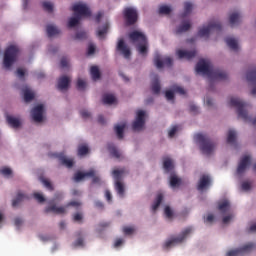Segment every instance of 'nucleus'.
<instances>
[{
  "mask_svg": "<svg viewBox=\"0 0 256 256\" xmlns=\"http://www.w3.org/2000/svg\"><path fill=\"white\" fill-rule=\"evenodd\" d=\"M125 127H127V123L123 122L122 124H117L114 127V131L118 137V139H123V133L125 131Z\"/></svg>",
  "mask_w": 256,
  "mask_h": 256,
  "instance_id": "nucleus-27",
  "label": "nucleus"
},
{
  "mask_svg": "<svg viewBox=\"0 0 256 256\" xmlns=\"http://www.w3.org/2000/svg\"><path fill=\"white\" fill-rule=\"evenodd\" d=\"M231 219H233V214H230L228 216H225L223 219H222V222L224 223V225H226V223H229V221H231Z\"/></svg>",
  "mask_w": 256,
  "mask_h": 256,
  "instance_id": "nucleus-64",
  "label": "nucleus"
},
{
  "mask_svg": "<svg viewBox=\"0 0 256 256\" xmlns=\"http://www.w3.org/2000/svg\"><path fill=\"white\" fill-rule=\"evenodd\" d=\"M0 173L4 175V177H11V175H13V171L11 170V168L7 167L1 168Z\"/></svg>",
  "mask_w": 256,
  "mask_h": 256,
  "instance_id": "nucleus-48",
  "label": "nucleus"
},
{
  "mask_svg": "<svg viewBox=\"0 0 256 256\" xmlns=\"http://www.w3.org/2000/svg\"><path fill=\"white\" fill-rule=\"evenodd\" d=\"M159 13L160 15H169V13H171V7L167 5H162L159 8Z\"/></svg>",
  "mask_w": 256,
  "mask_h": 256,
  "instance_id": "nucleus-47",
  "label": "nucleus"
},
{
  "mask_svg": "<svg viewBox=\"0 0 256 256\" xmlns=\"http://www.w3.org/2000/svg\"><path fill=\"white\" fill-rule=\"evenodd\" d=\"M33 197L36 199V201H38V203H45V197L42 196L41 193H34Z\"/></svg>",
  "mask_w": 256,
  "mask_h": 256,
  "instance_id": "nucleus-53",
  "label": "nucleus"
},
{
  "mask_svg": "<svg viewBox=\"0 0 256 256\" xmlns=\"http://www.w3.org/2000/svg\"><path fill=\"white\" fill-rule=\"evenodd\" d=\"M229 104L230 107L237 108L238 117H240V119H243V121H245L246 123L256 125V117L252 119L251 116H249V114H247V111L245 110V107H247V103L243 102L239 98L232 97L230 99Z\"/></svg>",
  "mask_w": 256,
  "mask_h": 256,
  "instance_id": "nucleus-3",
  "label": "nucleus"
},
{
  "mask_svg": "<svg viewBox=\"0 0 256 256\" xmlns=\"http://www.w3.org/2000/svg\"><path fill=\"white\" fill-rule=\"evenodd\" d=\"M60 162H61L62 165H64L68 169H71V167H73V160L72 159L62 157V158H60Z\"/></svg>",
  "mask_w": 256,
  "mask_h": 256,
  "instance_id": "nucleus-45",
  "label": "nucleus"
},
{
  "mask_svg": "<svg viewBox=\"0 0 256 256\" xmlns=\"http://www.w3.org/2000/svg\"><path fill=\"white\" fill-rule=\"evenodd\" d=\"M241 23V13L233 12L229 15V25L230 27H237Z\"/></svg>",
  "mask_w": 256,
  "mask_h": 256,
  "instance_id": "nucleus-21",
  "label": "nucleus"
},
{
  "mask_svg": "<svg viewBox=\"0 0 256 256\" xmlns=\"http://www.w3.org/2000/svg\"><path fill=\"white\" fill-rule=\"evenodd\" d=\"M251 189V184L249 182H243L242 183V190L243 191H249Z\"/></svg>",
  "mask_w": 256,
  "mask_h": 256,
  "instance_id": "nucleus-63",
  "label": "nucleus"
},
{
  "mask_svg": "<svg viewBox=\"0 0 256 256\" xmlns=\"http://www.w3.org/2000/svg\"><path fill=\"white\" fill-rule=\"evenodd\" d=\"M23 91L25 103H30V101H33V99H35V93H33L31 89L25 88Z\"/></svg>",
  "mask_w": 256,
  "mask_h": 256,
  "instance_id": "nucleus-33",
  "label": "nucleus"
},
{
  "mask_svg": "<svg viewBox=\"0 0 256 256\" xmlns=\"http://www.w3.org/2000/svg\"><path fill=\"white\" fill-rule=\"evenodd\" d=\"M221 23L218 21L209 22L207 26L202 27L198 31L199 37H206L209 39V35H211V31H221Z\"/></svg>",
  "mask_w": 256,
  "mask_h": 256,
  "instance_id": "nucleus-9",
  "label": "nucleus"
},
{
  "mask_svg": "<svg viewBox=\"0 0 256 256\" xmlns=\"http://www.w3.org/2000/svg\"><path fill=\"white\" fill-rule=\"evenodd\" d=\"M60 66L62 67V69H65V67H69V60L67 59V57L61 58Z\"/></svg>",
  "mask_w": 256,
  "mask_h": 256,
  "instance_id": "nucleus-56",
  "label": "nucleus"
},
{
  "mask_svg": "<svg viewBox=\"0 0 256 256\" xmlns=\"http://www.w3.org/2000/svg\"><path fill=\"white\" fill-rule=\"evenodd\" d=\"M40 181L44 185V187H46V189H48V191H53V189H54L53 184L51 183V181H49V179L40 177Z\"/></svg>",
  "mask_w": 256,
  "mask_h": 256,
  "instance_id": "nucleus-44",
  "label": "nucleus"
},
{
  "mask_svg": "<svg viewBox=\"0 0 256 256\" xmlns=\"http://www.w3.org/2000/svg\"><path fill=\"white\" fill-rule=\"evenodd\" d=\"M23 199H27V196L21 192H18L16 199L12 201V207H17V205H19Z\"/></svg>",
  "mask_w": 256,
  "mask_h": 256,
  "instance_id": "nucleus-39",
  "label": "nucleus"
},
{
  "mask_svg": "<svg viewBox=\"0 0 256 256\" xmlns=\"http://www.w3.org/2000/svg\"><path fill=\"white\" fill-rule=\"evenodd\" d=\"M90 75H91L93 81H97V80L101 79V72L99 71V67L92 66L90 69Z\"/></svg>",
  "mask_w": 256,
  "mask_h": 256,
  "instance_id": "nucleus-34",
  "label": "nucleus"
},
{
  "mask_svg": "<svg viewBox=\"0 0 256 256\" xmlns=\"http://www.w3.org/2000/svg\"><path fill=\"white\" fill-rule=\"evenodd\" d=\"M196 73L208 76L210 83L213 81H225L227 73L223 70L215 69L209 60L201 59L196 65Z\"/></svg>",
  "mask_w": 256,
  "mask_h": 256,
  "instance_id": "nucleus-1",
  "label": "nucleus"
},
{
  "mask_svg": "<svg viewBox=\"0 0 256 256\" xmlns=\"http://www.w3.org/2000/svg\"><path fill=\"white\" fill-rule=\"evenodd\" d=\"M94 175H95L94 170H90L89 172L78 171L74 175V181H76V183H79V181H83L85 177H93Z\"/></svg>",
  "mask_w": 256,
  "mask_h": 256,
  "instance_id": "nucleus-22",
  "label": "nucleus"
},
{
  "mask_svg": "<svg viewBox=\"0 0 256 256\" xmlns=\"http://www.w3.org/2000/svg\"><path fill=\"white\" fill-rule=\"evenodd\" d=\"M218 209L222 213H227L231 209V203L228 200H224V201L219 203Z\"/></svg>",
  "mask_w": 256,
  "mask_h": 256,
  "instance_id": "nucleus-28",
  "label": "nucleus"
},
{
  "mask_svg": "<svg viewBox=\"0 0 256 256\" xmlns=\"http://www.w3.org/2000/svg\"><path fill=\"white\" fill-rule=\"evenodd\" d=\"M191 29V21H183L182 25L178 26L175 30L176 35H181V33H187Z\"/></svg>",
  "mask_w": 256,
  "mask_h": 256,
  "instance_id": "nucleus-23",
  "label": "nucleus"
},
{
  "mask_svg": "<svg viewBox=\"0 0 256 256\" xmlns=\"http://www.w3.org/2000/svg\"><path fill=\"white\" fill-rule=\"evenodd\" d=\"M253 249H256L255 243H248L241 248L228 251L226 256H243L245 253H251Z\"/></svg>",
  "mask_w": 256,
  "mask_h": 256,
  "instance_id": "nucleus-11",
  "label": "nucleus"
},
{
  "mask_svg": "<svg viewBox=\"0 0 256 256\" xmlns=\"http://www.w3.org/2000/svg\"><path fill=\"white\" fill-rule=\"evenodd\" d=\"M73 221H75L76 223H81V221H83V214L75 213L73 215Z\"/></svg>",
  "mask_w": 256,
  "mask_h": 256,
  "instance_id": "nucleus-55",
  "label": "nucleus"
},
{
  "mask_svg": "<svg viewBox=\"0 0 256 256\" xmlns=\"http://www.w3.org/2000/svg\"><path fill=\"white\" fill-rule=\"evenodd\" d=\"M89 153V147L85 144H81L78 146V155L80 157H83L84 155H87Z\"/></svg>",
  "mask_w": 256,
  "mask_h": 256,
  "instance_id": "nucleus-43",
  "label": "nucleus"
},
{
  "mask_svg": "<svg viewBox=\"0 0 256 256\" xmlns=\"http://www.w3.org/2000/svg\"><path fill=\"white\" fill-rule=\"evenodd\" d=\"M179 185H181V180L179 179V177H177V175L172 174L170 176V187H172V189H175V187H179Z\"/></svg>",
  "mask_w": 256,
  "mask_h": 256,
  "instance_id": "nucleus-38",
  "label": "nucleus"
},
{
  "mask_svg": "<svg viewBox=\"0 0 256 256\" xmlns=\"http://www.w3.org/2000/svg\"><path fill=\"white\" fill-rule=\"evenodd\" d=\"M235 141H237V133L235 132V130H229L227 136V143H229V145H233L235 144Z\"/></svg>",
  "mask_w": 256,
  "mask_h": 256,
  "instance_id": "nucleus-37",
  "label": "nucleus"
},
{
  "mask_svg": "<svg viewBox=\"0 0 256 256\" xmlns=\"http://www.w3.org/2000/svg\"><path fill=\"white\" fill-rule=\"evenodd\" d=\"M81 21V17L75 16L69 19L68 21V27L72 29V27H77L79 25V22Z\"/></svg>",
  "mask_w": 256,
  "mask_h": 256,
  "instance_id": "nucleus-41",
  "label": "nucleus"
},
{
  "mask_svg": "<svg viewBox=\"0 0 256 256\" xmlns=\"http://www.w3.org/2000/svg\"><path fill=\"white\" fill-rule=\"evenodd\" d=\"M154 65L157 67V69H163L164 65H166V67H172L173 58L171 57L161 58V55L156 54L154 56Z\"/></svg>",
  "mask_w": 256,
  "mask_h": 256,
  "instance_id": "nucleus-14",
  "label": "nucleus"
},
{
  "mask_svg": "<svg viewBox=\"0 0 256 256\" xmlns=\"http://www.w3.org/2000/svg\"><path fill=\"white\" fill-rule=\"evenodd\" d=\"M69 83H71L69 77L61 76L58 79L57 89H59V91H67L69 89Z\"/></svg>",
  "mask_w": 256,
  "mask_h": 256,
  "instance_id": "nucleus-19",
  "label": "nucleus"
},
{
  "mask_svg": "<svg viewBox=\"0 0 256 256\" xmlns=\"http://www.w3.org/2000/svg\"><path fill=\"white\" fill-rule=\"evenodd\" d=\"M162 202H163V194L160 193L157 195L156 200L152 205V210L157 211V209H159V205H161Z\"/></svg>",
  "mask_w": 256,
  "mask_h": 256,
  "instance_id": "nucleus-40",
  "label": "nucleus"
},
{
  "mask_svg": "<svg viewBox=\"0 0 256 256\" xmlns=\"http://www.w3.org/2000/svg\"><path fill=\"white\" fill-rule=\"evenodd\" d=\"M16 73L17 76L20 77V79H23V77H25V70H23L22 68H18Z\"/></svg>",
  "mask_w": 256,
  "mask_h": 256,
  "instance_id": "nucleus-62",
  "label": "nucleus"
},
{
  "mask_svg": "<svg viewBox=\"0 0 256 256\" xmlns=\"http://www.w3.org/2000/svg\"><path fill=\"white\" fill-rule=\"evenodd\" d=\"M165 97H166L167 101H174L175 93L173 91H171V90H167L165 92Z\"/></svg>",
  "mask_w": 256,
  "mask_h": 256,
  "instance_id": "nucleus-52",
  "label": "nucleus"
},
{
  "mask_svg": "<svg viewBox=\"0 0 256 256\" xmlns=\"http://www.w3.org/2000/svg\"><path fill=\"white\" fill-rule=\"evenodd\" d=\"M57 199H63V194H58L55 197V199H53L50 202V205L48 207H46V209H45V213H55L56 215H63L65 213H67V209L65 208V206L57 207V205H55V201Z\"/></svg>",
  "mask_w": 256,
  "mask_h": 256,
  "instance_id": "nucleus-10",
  "label": "nucleus"
},
{
  "mask_svg": "<svg viewBox=\"0 0 256 256\" xmlns=\"http://www.w3.org/2000/svg\"><path fill=\"white\" fill-rule=\"evenodd\" d=\"M72 11L76 13L77 17H91V10L87 7V4L81 2L76 3L72 6Z\"/></svg>",
  "mask_w": 256,
  "mask_h": 256,
  "instance_id": "nucleus-12",
  "label": "nucleus"
},
{
  "mask_svg": "<svg viewBox=\"0 0 256 256\" xmlns=\"http://www.w3.org/2000/svg\"><path fill=\"white\" fill-rule=\"evenodd\" d=\"M80 115H81L82 119H89V117H91V112H89L87 110H82V111H80Z\"/></svg>",
  "mask_w": 256,
  "mask_h": 256,
  "instance_id": "nucleus-57",
  "label": "nucleus"
},
{
  "mask_svg": "<svg viewBox=\"0 0 256 256\" xmlns=\"http://www.w3.org/2000/svg\"><path fill=\"white\" fill-rule=\"evenodd\" d=\"M129 39L131 43L137 45V51L140 55H143L144 57L147 56L149 42L147 41V36H145L143 32L134 30L129 34Z\"/></svg>",
  "mask_w": 256,
  "mask_h": 256,
  "instance_id": "nucleus-2",
  "label": "nucleus"
},
{
  "mask_svg": "<svg viewBox=\"0 0 256 256\" xmlns=\"http://www.w3.org/2000/svg\"><path fill=\"white\" fill-rule=\"evenodd\" d=\"M76 87H77V89H78L79 91H83V89H85V87H87V83H86L83 79L79 78V79L77 80V85H76Z\"/></svg>",
  "mask_w": 256,
  "mask_h": 256,
  "instance_id": "nucleus-50",
  "label": "nucleus"
},
{
  "mask_svg": "<svg viewBox=\"0 0 256 256\" xmlns=\"http://www.w3.org/2000/svg\"><path fill=\"white\" fill-rule=\"evenodd\" d=\"M211 185V178H209L208 175L201 176L197 189L198 191H203L204 189H207Z\"/></svg>",
  "mask_w": 256,
  "mask_h": 256,
  "instance_id": "nucleus-20",
  "label": "nucleus"
},
{
  "mask_svg": "<svg viewBox=\"0 0 256 256\" xmlns=\"http://www.w3.org/2000/svg\"><path fill=\"white\" fill-rule=\"evenodd\" d=\"M176 55H177L178 58H180V59H187V61H191V59H193L194 57H196V55H197V50H191V51H187V50H177V51H176Z\"/></svg>",
  "mask_w": 256,
  "mask_h": 256,
  "instance_id": "nucleus-18",
  "label": "nucleus"
},
{
  "mask_svg": "<svg viewBox=\"0 0 256 256\" xmlns=\"http://www.w3.org/2000/svg\"><path fill=\"white\" fill-rule=\"evenodd\" d=\"M163 167H164V171H166V173H169V171H172V169H173V160H171V158H169V157H164Z\"/></svg>",
  "mask_w": 256,
  "mask_h": 256,
  "instance_id": "nucleus-32",
  "label": "nucleus"
},
{
  "mask_svg": "<svg viewBox=\"0 0 256 256\" xmlns=\"http://www.w3.org/2000/svg\"><path fill=\"white\" fill-rule=\"evenodd\" d=\"M95 54V45L90 44L88 46V51H87V55H94Z\"/></svg>",
  "mask_w": 256,
  "mask_h": 256,
  "instance_id": "nucleus-60",
  "label": "nucleus"
},
{
  "mask_svg": "<svg viewBox=\"0 0 256 256\" xmlns=\"http://www.w3.org/2000/svg\"><path fill=\"white\" fill-rule=\"evenodd\" d=\"M175 133H177V126H173L170 131L168 132V137L173 138L175 137Z\"/></svg>",
  "mask_w": 256,
  "mask_h": 256,
  "instance_id": "nucleus-59",
  "label": "nucleus"
},
{
  "mask_svg": "<svg viewBox=\"0 0 256 256\" xmlns=\"http://www.w3.org/2000/svg\"><path fill=\"white\" fill-rule=\"evenodd\" d=\"M164 215L167 219H173V210L171 209V207L166 206L164 208Z\"/></svg>",
  "mask_w": 256,
  "mask_h": 256,
  "instance_id": "nucleus-49",
  "label": "nucleus"
},
{
  "mask_svg": "<svg viewBox=\"0 0 256 256\" xmlns=\"http://www.w3.org/2000/svg\"><path fill=\"white\" fill-rule=\"evenodd\" d=\"M87 37V32L85 31H80L77 32L74 39L78 40V41H83V39H85Z\"/></svg>",
  "mask_w": 256,
  "mask_h": 256,
  "instance_id": "nucleus-51",
  "label": "nucleus"
},
{
  "mask_svg": "<svg viewBox=\"0 0 256 256\" xmlns=\"http://www.w3.org/2000/svg\"><path fill=\"white\" fill-rule=\"evenodd\" d=\"M152 92L154 95H159L161 93V84H159V76H155L154 81L152 83Z\"/></svg>",
  "mask_w": 256,
  "mask_h": 256,
  "instance_id": "nucleus-30",
  "label": "nucleus"
},
{
  "mask_svg": "<svg viewBox=\"0 0 256 256\" xmlns=\"http://www.w3.org/2000/svg\"><path fill=\"white\" fill-rule=\"evenodd\" d=\"M19 56V48L15 45H10L6 48L4 52L3 67L4 69H11L13 63L17 61Z\"/></svg>",
  "mask_w": 256,
  "mask_h": 256,
  "instance_id": "nucleus-5",
  "label": "nucleus"
},
{
  "mask_svg": "<svg viewBox=\"0 0 256 256\" xmlns=\"http://www.w3.org/2000/svg\"><path fill=\"white\" fill-rule=\"evenodd\" d=\"M83 245H84L83 238H78V239L74 242V247H83Z\"/></svg>",
  "mask_w": 256,
  "mask_h": 256,
  "instance_id": "nucleus-61",
  "label": "nucleus"
},
{
  "mask_svg": "<svg viewBox=\"0 0 256 256\" xmlns=\"http://www.w3.org/2000/svg\"><path fill=\"white\" fill-rule=\"evenodd\" d=\"M42 7L44 11H47L48 13H53V3H51L50 1L42 2Z\"/></svg>",
  "mask_w": 256,
  "mask_h": 256,
  "instance_id": "nucleus-46",
  "label": "nucleus"
},
{
  "mask_svg": "<svg viewBox=\"0 0 256 256\" xmlns=\"http://www.w3.org/2000/svg\"><path fill=\"white\" fill-rule=\"evenodd\" d=\"M226 45L231 49L232 51H239V44L237 43V40L233 37H228L225 39Z\"/></svg>",
  "mask_w": 256,
  "mask_h": 256,
  "instance_id": "nucleus-24",
  "label": "nucleus"
},
{
  "mask_svg": "<svg viewBox=\"0 0 256 256\" xmlns=\"http://www.w3.org/2000/svg\"><path fill=\"white\" fill-rule=\"evenodd\" d=\"M6 120L8 125H10V127H13L14 129H19V127H21V121L18 118H15L13 116H7Z\"/></svg>",
  "mask_w": 256,
  "mask_h": 256,
  "instance_id": "nucleus-26",
  "label": "nucleus"
},
{
  "mask_svg": "<svg viewBox=\"0 0 256 256\" xmlns=\"http://www.w3.org/2000/svg\"><path fill=\"white\" fill-rule=\"evenodd\" d=\"M250 164H251L250 156L242 157L237 168V175H243V173H245V170L247 169V167H249Z\"/></svg>",
  "mask_w": 256,
  "mask_h": 256,
  "instance_id": "nucleus-17",
  "label": "nucleus"
},
{
  "mask_svg": "<svg viewBox=\"0 0 256 256\" xmlns=\"http://www.w3.org/2000/svg\"><path fill=\"white\" fill-rule=\"evenodd\" d=\"M195 140L199 143L200 149L204 155H211L213 151H215V147H217V144L206 134H196Z\"/></svg>",
  "mask_w": 256,
  "mask_h": 256,
  "instance_id": "nucleus-4",
  "label": "nucleus"
},
{
  "mask_svg": "<svg viewBox=\"0 0 256 256\" xmlns=\"http://www.w3.org/2000/svg\"><path fill=\"white\" fill-rule=\"evenodd\" d=\"M124 235H133L135 233V228L133 227H124L123 228Z\"/></svg>",
  "mask_w": 256,
  "mask_h": 256,
  "instance_id": "nucleus-54",
  "label": "nucleus"
},
{
  "mask_svg": "<svg viewBox=\"0 0 256 256\" xmlns=\"http://www.w3.org/2000/svg\"><path fill=\"white\" fill-rule=\"evenodd\" d=\"M46 32L48 37H55V35H59V33H61V30H59V28H57L53 24H49L46 27Z\"/></svg>",
  "mask_w": 256,
  "mask_h": 256,
  "instance_id": "nucleus-25",
  "label": "nucleus"
},
{
  "mask_svg": "<svg viewBox=\"0 0 256 256\" xmlns=\"http://www.w3.org/2000/svg\"><path fill=\"white\" fill-rule=\"evenodd\" d=\"M32 119L36 123H41L43 121V104H39L34 107L31 111Z\"/></svg>",
  "mask_w": 256,
  "mask_h": 256,
  "instance_id": "nucleus-16",
  "label": "nucleus"
},
{
  "mask_svg": "<svg viewBox=\"0 0 256 256\" xmlns=\"http://www.w3.org/2000/svg\"><path fill=\"white\" fill-rule=\"evenodd\" d=\"M145 127V111L138 110L136 120L132 124L133 131H141Z\"/></svg>",
  "mask_w": 256,
  "mask_h": 256,
  "instance_id": "nucleus-13",
  "label": "nucleus"
},
{
  "mask_svg": "<svg viewBox=\"0 0 256 256\" xmlns=\"http://www.w3.org/2000/svg\"><path fill=\"white\" fill-rule=\"evenodd\" d=\"M108 150L111 153L112 157H115L116 159H121V152L115 147L113 144L108 145Z\"/></svg>",
  "mask_w": 256,
  "mask_h": 256,
  "instance_id": "nucleus-35",
  "label": "nucleus"
},
{
  "mask_svg": "<svg viewBox=\"0 0 256 256\" xmlns=\"http://www.w3.org/2000/svg\"><path fill=\"white\" fill-rule=\"evenodd\" d=\"M192 233H193V227L185 228L179 236L173 237L167 240L164 243V249H169V247H173V245L177 243H183V241H185V239H187V237H189V235H191Z\"/></svg>",
  "mask_w": 256,
  "mask_h": 256,
  "instance_id": "nucleus-6",
  "label": "nucleus"
},
{
  "mask_svg": "<svg viewBox=\"0 0 256 256\" xmlns=\"http://www.w3.org/2000/svg\"><path fill=\"white\" fill-rule=\"evenodd\" d=\"M112 175L115 179V190L120 197H125V185L121 183V179L125 175V169L113 170Z\"/></svg>",
  "mask_w": 256,
  "mask_h": 256,
  "instance_id": "nucleus-7",
  "label": "nucleus"
},
{
  "mask_svg": "<svg viewBox=\"0 0 256 256\" xmlns=\"http://www.w3.org/2000/svg\"><path fill=\"white\" fill-rule=\"evenodd\" d=\"M116 49L123 55L125 59H129V57H131V49H129V46L125 44V40L120 39Z\"/></svg>",
  "mask_w": 256,
  "mask_h": 256,
  "instance_id": "nucleus-15",
  "label": "nucleus"
},
{
  "mask_svg": "<svg viewBox=\"0 0 256 256\" xmlns=\"http://www.w3.org/2000/svg\"><path fill=\"white\" fill-rule=\"evenodd\" d=\"M123 17L125 19L126 25L131 27V25H135L139 19V13H137V9L133 7H126L123 11Z\"/></svg>",
  "mask_w": 256,
  "mask_h": 256,
  "instance_id": "nucleus-8",
  "label": "nucleus"
},
{
  "mask_svg": "<svg viewBox=\"0 0 256 256\" xmlns=\"http://www.w3.org/2000/svg\"><path fill=\"white\" fill-rule=\"evenodd\" d=\"M246 79L248 83H252V85H256V68L247 72Z\"/></svg>",
  "mask_w": 256,
  "mask_h": 256,
  "instance_id": "nucleus-31",
  "label": "nucleus"
},
{
  "mask_svg": "<svg viewBox=\"0 0 256 256\" xmlns=\"http://www.w3.org/2000/svg\"><path fill=\"white\" fill-rule=\"evenodd\" d=\"M174 92L179 93V95H185V89H183V87H180V86H175Z\"/></svg>",
  "mask_w": 256,
  "mask_h": 256,
  "instance_id": "nucleus-58",
  "label": "nucleus"
},
{
  "mask_svg": "<svg viewBox=\"0 0 256 256\" xmlns=\"http://www.w3.org/2000/svg\"><path fill=\"white\" fill-rule=\"evenodd\" d=\"M102 101L104 105H113V103H116L117 98L113 94H104Z\"/></svg>",
  "mask_w": 256,
  "mask_h": 256,
  "instance_id": "nucleus-29",
  "label": "nucleus"
},
{
  "mask_svg": "<svg viewBox=\"0 0 256 256\" xmlns=\"http://www.w3.org/2000/svg\"><path fill=\"white\" fill-rule=\"evenodd\" d=\"M107 31H109L108 23L104 24V26L97 31V37H99L100 39H103V37H105Z\"/></svg>",
  "mask_w": 256,
  "mask_h": 256,
  "instance_id": "nucleus-42",
  "label": "nucleus"
},
{
  "mask_svg": "<svg viewBox=\"0 0 256 256\" xmlns=\"http://www.w3.org/2000/svg\"><path fill=\"white\" fill-rule=\"evenodd\" d=\"M191 11H193V4L191 2H185L184 3V12L181 15L182 19H185V17L190 15Z\"/></svg>",
  "mask_w": 256,
  "mask_h": 256,
  "instance_id": "nucleus-36",
  "label": "nucleus"
}]
</instances>
